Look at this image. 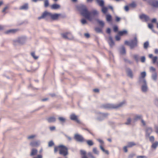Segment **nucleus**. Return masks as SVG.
I'll return each instance as SVG.
<instances>
[{"label": "nucleus", "instance_id": "nucleus-1", "mask_svg": "<svg viewBox=\"0 0 158 158\" xmlns=\"http://www.w3.org/2000/svg\"><path fill=\"white\" fill-rule=\"evenodd\" d=\"M78 9L81 14L90 21H91L94 19L95 17L98 14V12L96 10L89 11L86 6L84 5H80L79 6Z\"/></svg>", "mask_w": 158, "mask_h": 158}, {"label": "nucleus", "instance_id": "nucleus-2", "mask_svg": "<svg viewBox=\"0 0 158 158\" xmlns=\"http://www.w3.org/2000/svg\"><path fill=\"white\" fill-rule=\"evenodd\" d=\"M124 104L123 102H121L118 104H105L102 105V107L105 109H117L122 106Z\"/></svg>", "mask_w": 158, "mask_h": 158}, {"label": "nucleus", "instance_id": "nucleus-3", "mask_svg": "<svg viewBox=\"0 0 158 158\" xmlns=\"http://www.w3.org/2000/svg\"><path fill=\"white\" fill-rule=\"evenodd\" d=\"M138 41L136 37H135L134 40H130L129 41H125V44L129 46L131 49H132L137 46Z\"/></svg>", "mask_w": 158, "mask_h": 158}, {"label": "nucleus", "instance_id": "nucleus-4", "mask_svg": "<svg viewBox=\"0 0 158 158\" xmlns=\"http://www.w3.org/2000/svg\"><path fill=\"white\" fill-rule=\"evenodd\" d=\"M59 148V153L65 156L68 154V148L63 145H60L58 146Z\"/></svg>", "mask_w": 158, "mask_h": 158}, {"label": "nucleus", "instance_id": "nucleus-5", "mask_svg": "<svg viewBox=\"0 0 158 158\" xmlns=\"http://www.w3.org/2000/svg\"><path fill=\"white\" fill-rule=\"evenodd\" d=\"M139 84L141 86V90L143 92H146L147 91L148 87L147 86L146 81L138 82Z\"/></svg>", "mask_w": 158, "mask_h": 158}, {"label": "nucleus", "instance_id": "nucleus-6", "mask_svg": "<svg viewBox=\"0 0 158 158\" xmlns=\"http://www.w3.org/2000/svg\"><path fill=\"white\" fill-rule=\"evenodd\" d=\"M74 139L77 141L79 142H83L85 141L83 136L78 134H75L74 136Z\"/></svg>", "mask_w": 158, "mask_h": 158}, {"label": "nucleus", "instance_id": "nucleus-7", "mask_svg": "<svg viewBox=\"0 0 158 158\" xmlns=\"http://www.w3.org/2000/svg\"><path fill=\"white\" fill-rule=\"evenodd\" d=\"M41 144V141L40 140H37L35 141H31L29 144V145L32 147H38Z\"/></svg>", "mask_w": 158, "mask_h": 158}, {"label": "nucleus", "instance_id": "nucleus-8", "mask_svg": "<svg viewBox=\"0 0 158 158\" xmlns=\"http://www.w3.org/2000/svg\"><path fill=\"white\" fill-rule=\"evenodd\" d=\"M146 74L145 72L144 71L141 72L140 74V76L139 78L138 82L142 81H146L145 77L146 76Z\"/></svg>", "mask_w": 158, "mask_h": 158}, {"label": "nucleus", "instance_id": "nucleus-9", "mask_svg": "<svg viewBox=\"0 0 158 158\" xmlns=\"http://www.w3.org/2000/svg\"><path fill=\"white\" fill-rule=\"evenodd\" d=\"M107 116V114L100 113L97 118V120L99 121H102Z\"/></svg>", "mask_w": 158, "mask_h": 158}, {"label": "nucleus", "instance_id": "nucleus-10", "mask_svg": "<svg viewBox=\"0 0 158 158\" xmlns=\"http://www.w3.org/2000/svg\"><path fill=\"white\" fill-rule=\"evenodd\" d=\"M60 14H52L51 13H50L49 17L53 20H56L61 15Z\"/></svg>", "mask_w": 158, "mask_h": 158}, {"label": "nucleus", "instance_id": "nucleus-11", "mask_svg": "<svg viewBox=\"0 0 158 158\" xmlns=\"http://www.w3.org/2000/svg\"><path fill=\"white\" fill-rule=\"evenodd\" d=\"M70 119L71 120L75 121L78 123H80V120L78 119L77 116L74 114H73L70 115Z\"/></svg>", "mask_w": 158, "mask_h": 158}, {"label": "nucleus", "instance_id": "nucleus-12", "mask_svg": "<svg viewBox=\"0 0 158 158\" xmlns=\"http://www.w3.org/2000/svg\"><path fill=\"white\" fill-rule=\"evenodd\" d=\"M153 130L152 128L151 127H148L146 131V137H149L152 132Z\"/></svg>", "mask_w": 158, "mask_h": 158}, {"label": "nucleus", "instance_id": "nucleus-13", "mask_svg": "<svg viewBox=\"0 0 158 158\" xmlns=\"http://www.w3.org/2000/svg\"><path fill=\"white\" fill-rule=\"evenodd\" d=\"M50 12L45 11L44 12L41 16L39 17L38 18L39 19H41L44 18L46 17H49Z\"/></svg>", "mask_w": 158, "mask_h": 158}, {"label": "nucleus", "instance_id": "nucleus-14", "mask_svg": "<svg viewBox=\"0 0 158 158\" xmlns=\"http://www.w3.org/2000/svg\"><path fill=\"white\" fill-rule=\"evenodd\" d=\"M139 18L141 19H144L145 21H148L150 19L149 17L148 16L144 14H142L140 15Z\"/></svg>", "mask_w": 158, "mask_h": 158}, {"label": "nucleus", "instance_id": "nucleus-15", "mask_svg": "<svg viewBox=\"0 0 158 158\" xmlns=\"http://www.w3.org/2000/svg\"><path fill=\"white\" fill-rule=\"evenodd\" d=\"M107 41L110 47H112L114 45V41L111 36L109 37V39Z\"/></svg>", "mask_w": 158, "mask_h": 158}, {"label": "nucleus", "instance_id": "nucleus-16", "mask_svg": "<svg viewBox=\"0 0 158 158\" xmlns=\"http://www.w3.org/2000/svg\"><path fill=\"white\" fill-rule=\"evenodd\" d=\"M28 9V4L27 3H25L23 5L21 6L20 8L19 9L20 10H27Z\"/></svg>", "mask_w": 158, "mask_h": 158}, {"label": "nucleus", "instance_id": "nucleus-17", "mask_svg": "<svg viewBox=\"0 0 158 158\" xmlns=\"http://www.w3.org/2000/svg\"><path fill=\"white\" fill-rule=\"evenodd\" d=\"M126 72L128 76L131 78H132L133 75L132 71L131 69L129 68L127 69L126 70Z\"/></svg>", "mask_w": 158, "mask_h": 158}, {"label": "nucleus", "instance_id": "nucleus-18", "mask_svg": "<svg viewBox=\"0 0 158 158\" xmlns=\"http://www.w3.org/2000/svg\"><path fill=\"white\" fill-rule=\"evenodd\" d=\"M47 120L49 123L54 122L56 121V118L54 117H50L47 118Z\"/></svg>", "mask_w": 158, "mask_h": 158}, {"label": "nucleus", "instance_id": "nucleus-19", "mask_svg": "<svg viewBox=\"0 0 158 158\" xmlns=\"http://www.w3.org/2000/svg\"><path fill=\"white\" fill-rule=\"evenodd\" d=\"M38 152V150L35 148H33L31 149L30 153L31 156H34L36 155Z\"/></svg>", "mask_w": 158, "mask_h": 158}, {"label": "nucleus", "instance_id": "nucleus-20", "mask_svg": "<svg viewBox=\"0 0 158 158\" xmlns=\"http://www.w3.org/2000/svg\"><path fill=\"white\" fill-rule=\"evenodd\" d=\"M151 5L156 8H158V1L153 0L151 2Z\"/></svg>", "mask_w": 158, "mask_h": 158}, {"label": "nucleus", "instance_id": "nucleus-21", "mask_svg": "<svg viewBox=\"0 0 158 158\" xmlns=\"http://www.w3.org/2000/svg\"><path fill=\"white\" fill-rule=\"evenodd\" d=\"M60 6L59 5L57 4H52L51 6V8L52 9L56 10L60 8Z\"/></svg>", "mask_w": 158, "mask_h": 158}, {"label": "nucleus", "instance_id": "nucleus-22", "mask_svg": "<svg viewBox=\"0 0 158 158\" xmlns=\"http://www.w3.org/2000/svg\"><path fill=\"white\" fill-rule=\"evenodd\" d=\"M119 51L120 53L122 55L125 54H126V50L124 46H122L119 49Z\"/></svg>", "mask_w": 158, "mask_h": 158}, {"label": "nucleus", "instance_id": "nucleus-23", "mask_svg": "<svg viewBox=\"0 0 158 158\" xmlns=\"http://www.w3.org/2000/svg\"><path fill=\"white\" fill-rule=\"evenodd\" d=\"M17 31V29H11L7 30L5 32V33L6 34H9L10 33H14L15 32Z\"/></svg>", "mask_w": 158, "mask_h": 158}, {"label": "nucleus", "instance_id": "nucleus-24", "mask_svg": "<svg viewBox=\"0 0 158 158\" xmlns=\"http://www.w3.org/2000/svg\"><path fill=\"white\" fill-rule=\"evenodd\" d=\"M98 5L100 6L103 7L104 6V2L103 0H96Z\"/></svg>", "mask_w": 158, "mask_h": 158}, {"label": "nucleus", "instance_id": "nucleus-25", "mask_svg": "<svg viewBox=\"0 0 158 158\" xmlns=\"http://www.w3.org/2000/svg\"><path fill=\"white\" fill-rule=\"evenodd\" d=\"M106 20L108 22L111 21L112 20V16L110 14H107L106 15Z\"/></svg>", "mask_w": 158, "mask_h": 158}, {"label": "nucleus", "instance_id": "nucleus-26", "mask_svg": "<svg viewBox=\"0 0 158 158\" xmlns=\"http://www.w3.org/2000/svg\"><path fill=\"white\" fill-rule=\"evenodd\" d=\"M127 31L126 30L119 31L118 33V35L120 36H122L127 34Z\"/></svg>", "mask_w": 158, "mask_h": 158}, {"label": "nucleus", "instance_id": "nucleus-27", "mask_svg": "<svg viewBox=\"0 0 158 158\" xmlns=\"http://www.w3.org/2000/svg\"><path fill=\"white\" fill-rule=\"evenodd\" d=\"M96 21L98 23L99 25L102 27H103L104 25V23L102 20H100L98 19H96Z\"/></svg>", "mask_w": 158, "mask_h": 158}, {"label": "nucleus", "instance_id": "nucleus-28", "mask_svg": "<svg viewBox=\"0 0 158 158\" xmlns=\"http://www.w3.org/2000/svg\"><path fill=\"white\" fill-rule=\"evenodd\" d=\"M152 79L154 81H156L157 79V74L156 73H155L152 74Z\"/></svg>", "mask_w": 158, "mask_h": 158}, {"label": "nucleus", "instance_id": "nucleus-29", "mask_svg": "<svg viewBox=\"0 0 158 158\" xmlns=\"http://www.w3.org/2000/svg\"><path fill=\"white\" fill-rule=\"evenodd\" d=\"M158 146V142L156 141L153 143L152 145V148L155 149Z\"/></svg>", "mask_w": 158, "mask_h": 158}, {"label": "nucleus", "instance_id": "nucleus-30", "mask_svg": "<svg viewBox=\"0 0 158 158\" xmlns=\"http://www.w3.org/2000/svg\"><path fill=\"white\" fill-rule=\"evenodd\" d=\"M93 152L94 154L97 155L99 154V152L97 148L96 147H94L93 148Z\"/></svg>", "mask_w": 158, "mask_h": 158}, {"label": "nucleus", "instance_id": "nucleus-31", "mask_svg": "<svg viewBox=\"0 0 158 158\" xmlns=\"http://www.w3.org/2000/svg\"><path fill=\"white\" fill-rule=\"evenodd\" d=\"M37 135H30L27 136V139H34L35 137H36Z\"/></svg>", "mask_w": 158, "mask_h": 158}, {"label": "nucleus", "instance_id": "nucleus-32", "mask_svg": "<svg viewBox=\"0 0 158 158\" xmlns=\"http://www.w3.org/2000/svg\"><path fill=\"white\" fill-rule=\"evenodd\" d=\"M67 33L68 40H72L73 38V36L72 34L69 32Z\"/></svg>", "mask_w": 158, "mask_h": 158}, {"label": "nucleus", "instance_id": "nucleus-33", "mask_svg": "<svg viewBox=\"0 0 158 158\" xmlns=\"http://www.w3.org/2000/svg\"><path fill=\"white\" fill-rule=\"evenodd\" d=\"M101 149L103 152H105L106 154L108 155L109 154V152L108 150H105L104 148L101 145L100 146Z\"/></svg>", "mask_w": 158, "mask_h": 158}, {"label": "nucleus", "instance_id": "nucleus-34", "mask_svg": "<svg viewBox=\"0 0 158 158\" xmlns=\"http://www.w3.org/2000/svg\"><path fill=\"white\" fill-rule=\"evenodd\" d=\"M58 119L60 122L62 123H64L66 121L65 118L63 117H59Z\"/></svg>", "mask_w": 158, "mask_h": 158}, {"label": "nucleus", "instance_id": "nucleus-35", "mask_svg": "<svg viewBox=\"0 0 158 158\" xmlns=\"http://www.w3.org/2000/svg\"><path fill=\"white\" fill-rule=\"evenodd\" d=\"M135 145V143L133 142H129L128 143L127 147L128 148L131 147Z\"/></svg>", "mask_w": 158, "mask_h": 158}, {"label": "nucleus", "instance_id": "nucleus-36", "mask_svg": "<svg viewBox=\"0 0 158 158\" xmlns=\"http://www.w3.org/2000/svg\"><path fill=\"white\" fill-rule=\"evenodd\" d=\"M87 144L90 146H92L94 144L93 142L91 140H87L86 141Z\"/></svg>", "mask_w": 158, "mask_h": 158}, {"label": "nucleus", "instance_id": "nucleus-37", "mask_svg": "<svg viewBox=\"0 0 158 158\" xmlns=\"http://www.w3.org/2000/svg\"><path fill=\"white\" fill-rule=\"evenodd\" d=\"M95 31L98 33H102V29L99 27H96L95 28Z\"/></svg>", "mask_w": 158, "mask_h": 158}, {"label": "nucleus", "instance_id": "nucleus-38", "mask_svg": "<svg viewBox=\"0 0 158 158\" xmlns=\"http://www.w3.org/2000/svg\"><path fill=\"white\" fill-rule=\"evenodd\" d=\"M102 7V12L103 13L105 14L107 11V8L106 7H104V6H103V7Z\"/></svg>", "mask_w": 158, "mask_h": 158}, {"label": "nucleus", "instance_id": "nucleus-39", "mask_svg": "<svg viewBox=\"0 0 158 158\" xmlns=\"http://www.w3.org/2000/svg\"><path fill=\"white\" fill-rule=\"evenodd\" d=\"M49 3L48 0H45L44 1V6L45 7H47L48 6Z\"/></svg>", "mask_w": 158, "mask_h": 158}, {"label": "nucleus", "instance_id": "nucleus-40", "mask_svg": "<svg viewBox=\"0 0 158 158\" xmlns=\"http://www.w3.org/2000/svg\"><path fill=\"white\" fill-rule=\"evenodd\" d=\"M62 37L65 39H68L67 33H65L61 34Z\"/></svg>", "mask_w": 158, "mask_h": 158}, {"label": "nucleus", "instance_id": "nucleus-41", "mask_svg": "<svg viewBox=\"0 0 158 158\" xmlns=\"http://www.w3.org/2000/svg\"><path fill=\"white\" fill-rule=\"evenodd\" d=\"M149 45V43L148 41L145 42L143 45V47L145 49H147Z\"/></svg>", "mask_w": 158, "mask_h": 158}, {"label": "nucleus", "instance_id": "nucleus-42", "mask_svg": "<svg viewBox=\"0 0 158 158\" xmlns=\"http://www.w3.org/2000/svg\"><path fill=\"white\" fill-rule=\"evenodd\" d=\"M157 59L158 57L157 56L153 57L152 58L153 63H155L156 62Z\"/></svg>", "mask_w": 158, "mask_h": 158}, {"label": "nucleus", "instance_id": "nucleus-43", "mask_svg": "<svg viewBox=\"0 0 158 158\" xmlns=\"http://www.w3.org/2000/svg\"><path fill=\"white\" fill-rule=\"evenodd\" d=\"M133 57L137 62L139 60V56L138 55L136 54L134 55L133 56Z\"/></svg>", "mask_w": 158, "mask_h": 158}, {"label": "nucleus", "instance_id": "nucleus-44", "mask_svg": "<svg viewBox=\"0 0 158 158\" xmlns=\"http://www.w3.org/2000/svg\"><path fill=\"white\" fill-rule=\"evenodd\" d=\"M142 116L141 115H136L135 118V120H137L138 119H141Z\"/></svg>", "mask_w": 158, "mask_h": 158}, {"label": "nucleus", "instance_id": "nucleus-45", "mask_svg": "<svg viewBox=\"0 0 158 158\" xmlns=\"http://www.w3.org/2000/svg\"><path fill=\"white\" fill-rule=\"evenodd\" d=\"M131 120L130 118H128L127 119V121L125 123V124L127 125H130L131 123Z\"/></svg>", "mask_w": 158, "mask_h": 158}, {"label": "nucleus", "instance_id": "nucleus-46", "mask_svg": "<svg viewBox=\"0 0 158 158\" xmlns=\"http://www.w3.org/2000/svg\"><path fill=\"white\" fill-rule=\"evenodd\" d=\"M129 6L132 7H134L136 6V4L134 2H132L129 5Z\"/></svg>", "mask_w": 158, "mask_h": 158}, {"label": "nucleus", "instance_id": "nucleus-47", "mask_svg": "<svg viewBox=\"0 0 158 158\" xmlns=\"http://www.w3.org/2000/svg\"><path fill=\"white\" fill-rule=\"evenodd\" d=\"M149 140L152 142H153L154 140V137L153 136H152L149 137Z\"/></svg>", "mask_w": 158, "mask_h": 158}, {"label": "nucleus", "instance_id": "nucleus-48", "mask_svg": "<svg viewBox=\"0 0 158 158\" xmlns=\"http://www.w3.org/2000/svg\"><path fill=\"white\" fill-rule=\"evenodd\" d=\"M81 155H83V156H84L86 155V152L83 150H81Z\"/></svg>", "mask_w": 158, "mask_h": 158}, {"label": "nucleus", "instance_id": "nucleus-49", "mask_svg": "<svg viewBox=\"0 0 158 158\" xmlns=\"http://www.w3.org/2000/svg\"><path fill=\"white\" fill-rule=\"evenodd\" d=\"M31 55L35 59H37L38 58V57L37 56H35V53L34 52H33L31 53Z\"/></svg>", "mask_w": 158, "mask_h": 158}, {"label": "nucleus", "instance_id": "nucleus-50", "mask_svg": "<svg viewBox=\"0 0 158 158\" xmlns=\"http://www.w3.org/2000/svg\"><path fill=\"white\" fill-rule=\"evenodd\" d=\"M54 143L52 141H49L48 143V146L49 147L52 146L54 145Z\"/></svg>", "mask_w": 158, "mask_h": 158}, {"label": "nucleus", "instance_id": "nucleus-51", "mask_svg": "<svg viewBox=\"0 0 158 158\" xmlns=\"http://www.w3.org/2000/svg\"><path fill=\"white\" fill-rule=\"evenodd\" d=\"M118 27L117 26H115L113 27L114 31L115 32H117L118 31Z\"/></svg>", "mask_w": 158, "mask_h": 158}, {"label": "nucleus", "instance_id": "nucleus-52", "mask_svg": "<svg viewBox=\"0 0 158 158\" xmlns=\"http://www.w3.org/2000/svg\"><path fill=\"white\" fill-rule=\"evenodd\" d=\"M141 62L143 63L145 62V57L144 56H142L141 58Z\"/></svg>", "mask_w": 158, "mask_h": 158}, {"label": "nucleus", "instance_id": "nucleus-53", "mask_svg": "<svg viewBox=\"0 0 158 158\" xmlns=\"http://www.w3.org/2000/svg\"><path fill=\"white\" fill-rule=\"evenodd\" d=\"M81 22L83 24H85L87 22L86 20L84 19H82L81 20Z\"/></svg>", "mask_w": 158, "mask_h": 158}, {"label": "nucleus", "instance_id": "nucleus-54", "mask_svg": "<svg viewBox=\"0 0 158 158\" xmlns=\"http://www.w3.org/2000/svg\"><path fill=\"white\" fill-rule=\"evenodd\" d=\"M9 8L8 6H6L5 7H4L3 10H2V12L3 13H5L6 12V10Z\"/></svg>", "mask_w": 158, "mask_h": 158}, {"label": "nucleus", "instance_id": "nucleus-55", "mask_svg": "<svg viewBox=\"0 0 158 158\" xmlns=\"http://www.w3.org/2000/svg\"><path fill=\"white\" fill-rule=\"evenodd\" d=\"M150 70L151 72H155L156 70V69L153 67H151L150 68Z\"/></svg>", "mask_w": 158, "mask_h": 158}, {"label": "nucleus", "instance_id": "nucleus-56", "mask_svg": "<svg viewBox=\"0 0 158 158\" xmlns=\"http://www.w3.org/2000/svg\"><path fill=\"white\" fill-rule=\"evenodd\" d=\"M115 39L117 41L119 40L120 39V35H116L115 37Z\"/></svg>", "mask_w": 158, "mask_h": 158}, {"label": "nucleus", "instance_id": "nucleus-57", "mask_svg": "<svg viewBox=\"0 0 158 158\" xmlns=\"http://www.w3.org/2000/svg\"><path fill=\"white\" fill-rule=\"evenodd\" d=\"M148 27L150 29H152L153 25L151 23H148Z\"/></svg>", "mask_w": 158, "mask_h": 158}, {"label": "nucleus", "instance_id": "nucleus-58", "mask_svg": "<svg viewBox=\"0 0 158 158\" xmlns=\"http://www.w3.org/2000/svg\"><path fill=\"white\" fill-rule=\"evenodd\" d=\"M84 35L87 38H89L90 37V35L88 33L84 34Z\"/></svg>", "mask_w": 158, "mask_h": 158}, {"label": "nucleus", "instance_id": "nucleus-59", "mask_svg": "<svg viewBox=\"0 0 158 158\" xmlns=\"http://www.w3.org/2000/svg\"><path fill=\"white\" fill-rule=\"evenodd\" d=\"M58 150H59V148H58V147H56L54 148V152L55 153Z\"/></svg>", "mask_w": 158, "mask_h": 158}, {"label": "nucleus", "instance_id": "nucleus-60", "mask_svg": "<svg viewBox=\"0 0 158 158\" xmlns=\"http://www.w3.org/2000/svg\"><path fill=\"white\" fill-rule=\"evenodd\" d=\"M49 128L50 130L52 131L54 130L55 129L56 127L55 126H52L50 127Z\"/></svg>", "mask_w": 158, "mask_h": 158}, {"label": "nucleus", "instance_id": "nucleus-61", "mask_svg": "<svg viewBox=\"0 0 158 158\" xmlns=\"http://www.w3.org/2000/svg\"><path fill=\"white\" fill-rule=\"evenodd\" d=\"M135 155L134 154H130L128 158H132Z\"/></svg>", "mask_w": 158, "mask_h": 158}, {"label": "nucleus", "instance_id": "nucleus-62", "mask_svg": "<svg viewBox=\"0 0 158 158\" xmlns=\"http://www.w3.org/2000/svg\"><path fill=\"white\" fill-rule=\"evenodd\" d=\"M42 156L41 155H38L36 157H34L33 158H42Z\"/></svg>", "mask_w": 158, "mask_h": 158}, {"label": "nucleus", "instance_id": "nucleus-63", "mask_svg": "<svg viewBox=\"0 0 158 158\" xmlns=\"http://www.w3.org/2000/svg\"><path fill=\"white\" fill-rule=\"evenodd\" d=\"M137 158H147L145 156H137Z\"/></svg>", "mask_w": 158, "mask_h": 158}, {"label": "nucleus", "instance_id": "nucleus-64", "mask_svg": "<svg viewBox=\"0 0 158 158\" xmlns=\"http://www.w3.org/2000/svg\"><path fill=\"white\" fill-rule=\"evenodd\" d=\"M155 103L156 105L158 106V99H156L155 101Z\"/></svg>", "mask_w": 158, "mask_h": 158}]
</instances>
